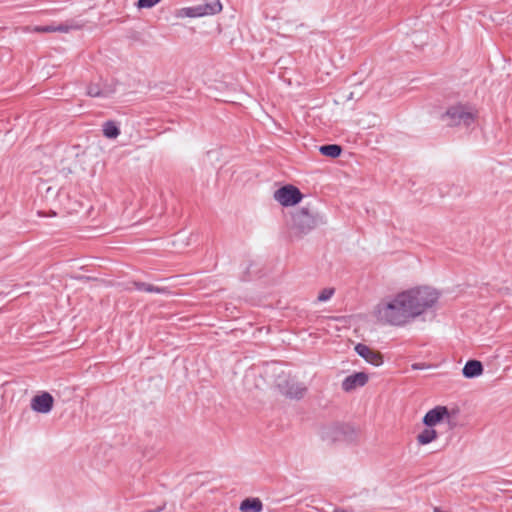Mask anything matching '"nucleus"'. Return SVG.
Listing matches in <instances>:
<instances>
[{
    "mask_svg": "<svg viewBox=\"0 0 512 512\" xmlns=\"http://www.w3.org/2000/svg\"><path fill=\"white\" fill-rule=\"evenodd\" d=\"M407 302L409 303L407 295L401 292L391 301L378 304L375 311L377 319L384 324L394 326L406 324L413 319Z\"/></svg>",
    "mask_w": 512,
    "mask_h": 512,
    "instance_id": "f257e3e1",
    "label": "nucleus"
},
{
    "mask_svg": "<svg viewBox=\"0 0 512 512\" xmlns=\"http://www.w3.org/2000/svg\"><path fill=\"white\" fill-rule=\"evenodd\" d=\"M403 293L404 295H407L409 300V303L407 302V304L411 310V314H413V318L433 307L439 299V293L437 290L427 286L416 287L404 291Z\"/></svg>",
    "mask_w": 512,
    "mask_h": 512,
    "instance_id": "f03ea898",
    "label": "nucleus"
},
{
    "mask_svg": "<svg viewBox=\"0 0 512 512\" xmlns=\"http://www.w3.org/2000/svg\"><path fill=\"white\" fill-rule=\"evenodd\" d=\"M323 223V217L309 207H302L292 214V230L299 236L308 234Z\"/></svg>",
    "mask_w": 512,
    "mask_h": 512,
    "instance_id": "7ed1b4c3",
    "label": "nucleus"
},
{
    "mask_svg": "<svg viewBox=\"0 0 512 512\" xmlns=\"http://www.w3.org/2000/svg\"><path fill=\"white\" fill-rule=\"evenodd\" d=\"M356 435L355 428L347 423H335L322 431V439L330 443L352 442Z\"/></svg>",
    "mask_w": 512,
    "mask_h": 512,
    "instance_id": "20e7f679",
    "label": "nucleus"
},
{
    "mask_svg": "<svg viewBox=\"0 0 512 512\" xmlns=\"http://www.w3.org/2000/svg\"><path fill=\"white\" fill-rule=\"evenodd\" d=\"M441 120L449 127L463 125L469 127L475 121V115L468 111L464 105H455L442 114Z\"/></svg>",
    "mask_w": 512,
    "mask_h": 512,
    "instance_id": "39448f33",
    "label": "nucleus"
},
{
    "mask_svg": "<svg viewBox=\"0 0 512 512\" xmlns=\"http://www.w3.org/2000/svg\"><path fill=\"white\" fill-rule=\"evenodd\" d=\"M277 387L283 395L291 399L300 400L307 392L305 384L297 381L289 374H282L278 376Z\"/></svg>",
    "mask_w": 512,
    "mask_h": 512,
    "instance_id": "423d86ee",
    "label": "nucleus"
},
{
    "mask_svg": "<svg viewBox=\"0 0 512 512\" xmlns=\"http://www.w3.org/2000/svg\"><path fill=\"white\" fill-rule=\"evenodd\" d=\"M274 198L284 207H290L298 204L302 198L303 194L294 185H284L277 189L274 193Z\"/></svg>",
    "mask_w": 512,
    "mask_h": 512,
    "instance_id": "0eeeda50",
    "label": "nucleus"
},
{
    "mask_svg": "<svg viewBox=\"0 0 512 512\" xmlns=\"http://www.w3.org/2000/svg\"><path fill=\"white\" fill-rule=\"evenodd\" d=\"M54 406V398L48 392H42L31 399V408L42 414L49 413Z\"/></svg>",
    "mask_w": 512,
    "mask_h": 512,
    "instance_id": "6e6552de",
    "label": "nucleus"
},
{
    "mask_svg": "<svg viewBox=\"0 0 512 512\" xmlns=\"http://www.w3.org/2000/svg\"><path fill=\"white\" fill-rule=\"evenodd\" d=\"M449 417L450 412L446 406H436L425 414L422 422L426 427H434Z\"/></svg>",
    "mask_w": 512,
    "mask_h": 512,
    "instance_id": "1a4fd4ad",
    "label": "nucleus"
},
{
    "mask_svg": "<svg viewBox=\"0 0 512 512\" xmlns=\"http://www.w3.org/2000/svg\"><path fill=\"white\" fill-rule=\"evenodd\" d=\"M356 353L365 359L368 363L374 365V366H380L383 364V355L381 352L371 349L369 346L358 343L355 346Z\"/></svg>",
    "mask_w": 512,
    "mask_h": 512,
    "instance_id": "9d476101",
    "label": "nucleus"
},
{
    "mask_svg": "<svg viewBox=\"0 0 512 512\" xmlns=\"http://www.w3.org/2000/svg\"><path fill=\"white\" fill-rule=\"evenodd\" d=\"M369 376L365 372H354L347 376L342 382V389L345 392H351L358 387H363L367 384Z\"/></svg>",
    "mask_w": 512,
    "mask_h": 512,
    "instance_id": "9b49d317",
    "label": "nucleus"
},
{
    "mask_svg": "<svg viewBox=\"0 0 512 512\" xmlns=\"http://www.w3.org/2000/svg\"><path fill=\"white\" fill-rule=\"evenodd\" d=\"M222 10V4L219 0L211 3L200 4L194 6L195 17H202L206 15H215Z\"/></svg>",
    "mask_w": 512,
    "mask_h": 512,
    "instance_id": "f8f14e48",
    "label": "nucleus"
},
{
    "mask_svg": "<svg viewBox=\"0 0 512 512\" xmlns=\"http://www.w3.org/2000/svg\"><path fill=\"white\" fill-rule=\"evenodd\" d=\"M483 364L479 360L471 359L466 362L462 369L463 376L472 379L483 373Z\"/></svg>",
    "mask_w": 512,
    "mask_h": 512,
    "instance_id": "ddd939ff",
    "label": "nucleus"
},
{
    "mask_svg": "<svg viewBox=\"0 0 512 512\" xmlns=\"http://www.w3.org/2000/svg\"><path fill=\"white\" fill-rule=\"evenodd\" d=\"M242 512H261L263 509V504L259 498H245L239 507Z\"/></svg>",
    "mask_w": 512,
    "mask_h": 512,
    "instance_id": "4468645a",
    "label": "nucleus"
},
{
    "mask_svg": "<svg viewBox=\"0 0 512 512\" xmlns=\"http://www.w3.org/2000/svg\"><path fill=\"white\" fill-rule=\"evenodd\" d=\"M132 285L136 290H139V291H145L148 293H158V294L168 293L167 287H158V286H154L152 284L141 282V281H133Z\"/></svg>",
    "mask_w": 512,
    "mask_h": 512,
    "instance_id": "2eb2a0df",
    "label": "nucleus"
},
{
    "mask_svg": "<svg viewBox=\"0 0 512 512\" xmlns=\"http://www.w3.org/2000/svg\"><path fill=\"white\" fill-rule=\"evenodd\" d=\"M343 151L342 146L338 144H325L319 147V152L326 157L335 159L338 158Z\"/></svg>",
    "mask_w": 512,
    "mask_h": 512,
    "instance_id": "dca6fc26",
    "label": "nucleus"
},
{
    "mask_svg": "<svg viewBox=\"0 0 512 512\" xmlns=\"http://www.w3.org/2000/svg\"><path fill=\"white\" fill-rule=\"evenodd\" d=\"M103 135L108 139H115L120 135V129L113 120H108L102 125Z\"/></svg>",
    "mask_w": 512,
    "mask_h": 512,
    "instance_id": "f3484780",
    "label": "nucleus"
},
{
    "mask_svg": "<svg viewBox=\"0 0 512 512\" xmlns=\"http://www.w3.org/2000/svg\"><path fill=\"white\" fill-rule=\"evenodd\" d=\"M437 437V431L433 429V427H427L418 434L417 441L421 445H426L434 441Z\"/></svg>",
    "mask_w": 512,
    "mask_h": 512,
    "instance_id": "a211bd4d",
    "label": "nucleus"
},
{
    "mask_svg": "<svg viewBox=\"0 0 512 512\" xmlns=\"http://www.w3.org/2000/svg\"><path fill=\"white\" fill-rule=\"evenodd\" d=\"M87 95L90 97H106L108 94L100 88L99 84L91 83L87 86Z\"/></svg>",
    "mask_w": 512,
    "mask_h": 512,
    "instance_id": "6ab92c4d",
    "label": "nucleus"
},
{
    "mask_svg": "<svg viewBox=\"0 0 512 512\" xmlns=\"http://www.w3.org/2000/svg\"><path fill=\"white\" fill-rule=\"evenodd\" d=\"M333 294H334L333 288H325L319 293L317 299L320 302H324V301L329 300L333 296Z\"/></svg>",
    "mask_w": 512,
    "mask_h": 512,
    "instance_id": "aec40b11",
    "label": "nucleus"
},
{
    "mask_svg": "<svg viewBox=\"0 0 512 512\" xmlns=\"http://www.w3.org/2000/svg\"><path fill=\"white\" fill-rule=\"evenodd\" d=\"M161 0H138L136 5L139 9L152 8L157 5Z\"/></svg>",
    "mask_w": 512,
    "mask_h": 512,
    "instance_id": "412c9836",
    "label": "nucleus"
},
{
    "mask_svg": "<svg viewBox=\"0 0 512 512\" xmlns=\"http://www.w3.org/2000/svg\"><path fill=\"white\" fill-rule=\"evenodd\" d=\"M34 31L38 33H50L55 32V26L53 25H45V26H36Z\"/></svg>",
    "mask_w": 512,
    "mask_h": 512,
    "instance_id": "4be33fe9",
    "label": "nucleus"
},
{
    "mask_svg": "<svg viewBox=\"0 0 512 512\" xmlns=\"http://www.w3.org/2000/svg\"><path fill=\"white\" fill-rule=\"evenodd\" d=\"M70 30V27L66 24H60L58 26H55V32H68Z\"/></svg>",
    "mask_w": 512,
    "mask_h": 512,
    "instance_id": "5701e85b",
    "label": "nucleus"
},
{
    "mask_svg": "<svg viewBox=\"0 0 512 512\" xmlns=\"http://www.w3.org/2000/svg\"><path fill=\"white\" fill-rule=\"evenodd\" d=\"M183 11L187 17H190V18L195 17L194 7L185 8V9H183Z\"/></svg>",
    "mask_w": 512,
    "mask_h": 512,
    "instance_id": "b1692460",
    "label": "nucleus"
},
{
    "mask_svg": "<svg viewBox=\"0 0 512 512\" xmlns=\"http://www.w3.org/2000/svg\"><path fill=\"white\" fill-rule=\"evenodd\" d=\"M424 366V364H420V363H415L412 365V368L413 369H422Z\"/></svg>",
    "mask_w": 512,
    "mask_h": 512,
    "instance_id": "393cba45",
    "label": "nucleus"
},
{
    "mask_svg": "<svg viewBox=\"0 0 512 512\" xmlns=\"http://www.w3.org/2000/svg\"><path fill=\"white\" fill-rule=\"evenodd\" d=\"M163 508H164V506H162V507H158L157 509H155V510H151L150 512H160V511H162V510H163Z\"/></svg>",
    "mask_w": 512,
    "mask_h": 512,
    "instance_id": "a878e982",
    "label": "nucleus"
},
{
    "mask_svg": "<svg viewBox=\"0 0 512 512\" xmlns=\"http://www.w3.org/2000/svg\"><path fill=\"white\" fill-rule=\"evenodd\" d=\"M334 512H348V511H346V510H344L342 508H335Z\"/></svg>",
    "mask_w": 512,
    "mask_h": 512,
    "instance_id": "bb28decb",
    "label": "nucleus"
}]
</instances>
